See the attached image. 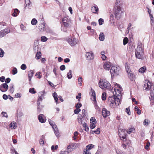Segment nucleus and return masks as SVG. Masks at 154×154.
I'll return each instance as SVG.
<instances>
[{
	"label": "nucleus",
	"instance_id": "1",
	"mask_svg": "<svg viewBox=\"0 0 154 154\" xmlns=\"http://www.w3.org/2000/svg\"><path fill=\"white\" fill-rule=\"evenodd\" d=\"M121 1V0H116L115 2L114 13L115 17L117 19H120L124 14L123 9L122 7V4Z\"/></svg>",
	"mask_w": 154,
	"mask_h": 154
},
{
	"label": "nucleus",
	"instance_id": "2",
	"mask_svg": "<svg viewBox=\"0 0 154 154\" xmlns=\"http://www.w3.org/2000/svg\"><path fill=\"white\" fill-rule=\"evenodd\" d=\"M114 85L115 88L114 89H112L110 91V92L113 94L115 97L119 98L122 95L121 91L122 90V88L120 85L116 83H115Z\"/></svg>",
	"mask_w": 154,
	"mask_h": 154
},
{
	"label": "nucleus",
	"instance_id": "3",
	"mask_svg": "<svg viewBox=\"0 0 154 154\" xmlns=\"http://www.w3.org/2000/svg\"><path fill=\"white\" fill-rule=\"evenodd\" d=\"M99 87L102 89L106 88L107 89H111V85L110 83L105 79H100L98 83Z\"/></svg>",
	"mask_w": 154,
	"mask_h": 154
},
{
	"label": "nucleus",
	"instance_id": "4",
	"mask_svg": "<svg viewBox=\"0 0 154 154\" xmlns=\"http://www.w3.org/2000/svg\"><path fill=\"white\" fill-rule=\"evenodd\" d=\"M108 101L110 105L113 108L118 106L120 103V100L119 98H115V97H109Z\"/></svg>",
	"mask_w": 154,
	"mask_h": 154
},
{
	"label": "nucleus",
	"instance_id": "5",
	"mask_svg": "<svg viewBox=\"0 0 154 154\" xmlns=\"http://www.w3.org/2000/svg\"><path fill=\"white\" fill-rule=\"evenodd\" d=\"M143 49L142 47V45H139L137 46L135 51V55L136 58L140 59H143Z\"/></svg>",
	"mask_w": 154,
	"mask_h": 154
},
{
	"label": "nucleus",
	"instance_id": "6",
	"mask_svg": "<svg viewBox=\"0 0 154 154\" xmlns=\"http://www.w3.org/2000/svg\"><path fill=\"white\" fill-rule=\"evenodd\" d=\"M66 40L69 44L72 47L75 46L78 42V40L72 36H70L67 37Z\"/></svg>",
	"mask_w": 154,
	"mask_h": 154
},
{
	"label": "nucleus",
	"instance_id": "7",
	"mask_svg": "<svg viewBox=\"0 0 154 154\" xmlns=\"http://www.w3.org/2000/svg\"><path fill=\"white\" fill-rule=\"evenodd\" d=\"M49 122L50 124L52 127L53 129L54 133L56 137H59V132L57 128V126L55 125L54 122L51 119L49 120Z\"/></svg>",
	"mask_w": 154,
	"mask_h": 154
},
{
	"label": "nucleus",
	"instance_id": "8",
	"mask_svg": "<svg viewBox=\"0 0 154 154\" xmlns=\"http://www.w3.org/2000/svg\"><path fill=\"white\" fill-rule=\"evenodd\" d=\"M79 146L80 144L78 143H72L67 146V149L69 151L71 152L79 148Z\"/></svg>",
	"mask_w": 154,
	"mask_h": 154
},
{
	"label": "nucleus",
	"instance_id": "9",
	"mask_svg": "<svg viewBox=\"0 0 154 154\" xmlns=\"http://www.w3.org/2000/svg\"><path fill=\"white\" fill-rule=\"evenodd\" d=\"M119 136L121 140H122L124 142L126 141V134L125 129L121 128L119 129Z\"/></svg>",
	"mask_w": 154,
	"mask_h": 154
},
{
	"label": "nucleus",
	"instance_id": "10",
	"mask_svg": "<svg viewBox=\"0 0 154 154\" xmlns=\"http://www.w3.org/2000/svg\"><path fill=\"white\" fill-rule=\"evenodd\" d=\"M119 69L116 66H112L110 69V73L112 76L117 75L119 74Z\"/></svg>",
	"mask_w": 154,
	"mask_h": 154
},
{
	"label": "nucleus",
	"instance_id": "11",
	"mask_svg": "<svg viewBox=\"0 0 154 154\" xmlns=\"http://www.w3.org/2000/svg\"><path fill=\"white\" fill-rule=\"evenodd\" d=\"M151 84L148 80H145L144 82V89L146 91H148L151 88Z\"/></svg>",
	"mask_w": 154,
	"mask_h": 154
},
{
	"label": "nucleus",
	"instance_id": "12",
	"mask_svg": "<svg viewBox=\"0 0 154 154\" xmlns=\"http://www.w3.org/2000/svg\"><path fill=\"white\" fill-rule=\"evenodd\" d=\"M63 24L65 25H69L70 26L71 20L68 16L64 17L62 19Z\"/></svg>",
	"mask_w": 154,
	"mask_h": 154
},
{
	"label": "nucleus",
	"instance_id": "13",
	"mask_svg": "<svg viewBox=\"0 0 154 154\" xmlns=\"http://www.w3.org/2000/svg\"><path fill=\"white\" fill-rule=\"evenodd\" d=\"M8 86L6 83H4L0 85V90L2 92H5L8 90Z\"/></svg>",
	"mask_w": 154,
	"mask_h": 154
},
{
	"label": "nucleus",
	"instance_id": "14",
	"mask_svg": "<svg viewBox=\"0 0 154 154\" xmlns=\"http://www.w3.org/2000/svg\"><path fill=\"white\" fill-rule=\"evenodd\" d=\"M85 56L87 60H91L94 58V54L91 51L85 53Z\"/></svg>",
	"mask_w": 154,
	"mask_h": 154
},
{
	"label": "nucleus",
	"instance_id": "15",
	"mask_svg": "<svg viewBox=\"0 0 154 154\" xmlns=\"http://www.w3.org/2000/svg\"><path fill=\"white\" fill-rule=\"evenodd\" d=\"M38 119L39 121L42 123L45 122L46 120L45 116L42 114H40L38 116Z\"/></svg>",
	"mask_w": 154,
	"mask_h": 154
},
{
	"label": "nucleus",
	"instance_id": "16",
	"mask_svg": "<svg viewBox=\"0 0 154 154\" xmlns=\"http://www.w3.org/2000/svg\"><path fill=\"white\" fill-rule=\"evenodd\" d=\"M102 115L104 118H106L110 115V112L104 108L102 109Z\"/></svg>",
	"mask_w": 154,
	"mask_h": 154
},
{
	"label": "nucleus",
	"instance_id": "17",
	"mask_svg": "<svg viewBox=\"0 0 154 154\" xmlns=\"http://www.w3.org/2000/svg\"><path fill=\"white\" fill-rule=\"evenodd\" d=\"M111 66V63L108 61L105 62L103 65L104 68L106 70H109Z\"/></svg>",
	"mask_w": 154,
	"mask_h": 154
},
{
	"label": "nucleus",
	"instance_id": "18",
	"mask_svg": "<svg viewBox=\"0 0 154 154\" xmlns=\"http://www.w3.org/2000/svg\"><path fill=\"white\" fill-rule=\"evenodd\" d=\"M9 32V31L8 30V28H5L0 31V37H3Z\"/></svg>",
	"mask_w": 154,
	"mask_h": 154
},
{
	"label": "nucleus",
	"instance_id": "19",
	"mask_svg": "<svg viewBox=\"0 0 154 154\" xmlns=\"http://www.w3.org/2000/svg\"><path fill=\"white\" fill-rule=\"evenodd\" d=\"M91 10L92 13L94 14H97L98 13L99 11V9L97 6V5H94L91 7Z\"/></svg>",
	"mask_w": 154,
	"mask_h": 154
},
{
	"label": "nucleus",
	"instance_id": "20",
	"mask_svg": "<svg viewBox=\"0 0 154 154\" xmlns=\"http://www.w3.org/2000/svg\"><path fill=\"white\" fill-rule=\"evenodd\" d=\"M70 26H66L62 24L61 27V30L63 32H67V31L69 29Z\"/></svg>",
	"mask_w": 154,
	"mask_h": 154
},
{
	"label": "nucleus",
	"instance_id": "21",
	"mask_svg": "<svg viewBox=\"0 0 154 154\" xmlns=\"http://www.w3.org/2000/svg\"><path fill=\"white\" fill-rule=\"evenodd\" d=\"M90 94H91V99L93 101H96V94L94 91L92 89Z\"/></svg>",
	"mask_w": 154,
	"mask_h": 154
},
{
	"label": "nucleus",
	"instance_id": "22",
	"mask_svg": "<svg viewBox=\"0 0 154 154\" xmlns=\"http://www.w3.org/2000/svg\"><path fill=\"white\" fill-rule=\"evenodd\" d=\"M9 127L11 129H15L17 127L16 123L14 121L12 122L9 125Z\"/></svg>",
	"mask_w": 154,
	"mask_h": 154
},
{
	"label": "nucleus",
	"instance_id": "23",
	"mask_svg": "<svg viewBox=\"0 0 154 154\" xmlns=\"http://www.w3.org/2000/svg\"><path fill=\"white\" fill-rule=\"evenodd\" d=\"M42 97L39 96L38 98V100L37 101V104L38 106L37 110V111H38L39 112L41 111V109L40 110H39V107L38 106H39V105H40V102L39 101H42Z\"/></svg>",
	"mask_w": 154,
	"mask_h": 154
},
{
	"label": "nucleus",
	"instance_id": "24",
	"mask_svg": "<svg viewBox=\"0 0 154 154\" xmlns=\"http://www.w3.org/2000/svg\"><path fill=\"white\" fill-rule=\"evenodd\" d=\"M148 12L149 14L150 19L152 22H151V25H152L153 23V17L152 15L151 14V10L149 8H147Z\"/></svg>",
	"mask_w": 154,
	"mask_h": 154
},
{
	"label": "nucleus",
	"instance_id": "25",
	"mask_svg": "<svg viewBox=\"0 0 154 154\" xmlns=\"http://www.w3.org/2000/svg\"><path fill=\"white\" fill-rule=\"evenodd\" d=\"M12 12H13L12 14V16L15 17L18 15L20 12V11L17 9H15L13 10Z\"/></svg>",
	"mask_w": 154,
	"mask_h": 154
},
{
	"label": "nucleus",
	"instance_id": "26",
	"mask_svg": "<svg viewBox=\"0 0 154 154\" xmlns=\"http://www.w3.org/2000/svg\"><path fill=\"white\" fill-rule=\"evenodd\" d=\"M34 74L33 71L32 70H31L28 72V75L29 79V81H31V78L33 76Z\"/></svg>",
	"mask_w": 154,
	"mask_h": 154
},
{
	"label": "nucleus",
	"instance_id": "27",
	"mask_svg": "<svg viewBox=\"0 0 154 154\" xmlns=\"http://www.w3.org/2000/svg\"><path fill=\"white\" fill-rule=\"evenodd\" d=\"M146 68L145 66H143L139 69V72L140 73H144L146 70Z\"/></svg>",
	"mask_w": 154,
	"mask_h": 154
},
{
	"label": "nucleus",
	"instance_id": "28",
	"mask_svg": "<svg viewBox=\"0 0 154 154\" xmlns=\"http://www.w3.org/2000/svg\"><path fill=\"white\" fill-rule=\"evenodd\" d=\"M82 124V126H83V128L84 129V130L86 131H88V130H89V128L88 127V126L87 125L86 123L85 122H84Z\"/></svg>",
	"mask_w": 154,
	"mask_h": 154
},
{
	"label": "nucleus",
	"instance_id": "29",
	"mask_svg": "<svg viewBox=\"0 0 154 154\" xmlns=\"http://www.w3.org/2000/svg\"><path fill=\"white\" fill-rule=\"evenodd\" d=\"M150 121L148 119H145L143 122V124L145 126H148L150 124Z\"/></svg>",
	"mask_w": 154,
	"mask_h": 154
},
{
	"label": "nucleus",
	"instance_id": "30",
	"mask_svg": "<svg viewBox=\"0 0 154 154\" xmlns=\"http://www.w3.org/2000/svg\"><path fill=\"white\" fill-rule=\"evenodd\" d=\"M105 36L103 33H101L99 35V39L100 41H103L104 40Z\"/></svg>",
	"mask_w": 154,
	"mask_h": 154
},
{
	"label": "nucleus",
	"instance_id": "31",
	"mask_svg": "<svg viewBox=\"0 0 154 154\" xmlns=\"http://www.w3.org/2000/svg\"><path fill=\"white\" fill-rule=\"evenodd\" d=\"M94 147V145L92 144H90L86 146V149H88L89 150L90 149H93Z\"/></svg>",
	"mask_w": 154,
	"mask_h": 154
},
{
	"label": "nucleus",
	"instance_id": "32",
	"mask_svg": "<svg viewBox=\"0 0 154 154\" xmlns=\"http://www.w3.org/2000/svg\"><path fill=\"white\" fill-rule=\"evenodd\" d=\"M53 96L54 98V99L55 100V101L57 103V101L58 100V98H57V95L56 93L54 92L53 94Z\"/></svg>",
	"mask_w": 154,
	"mask_h": 154
},
{
	"label": "nucleus",
	"instance_id": "33",
	"mask_svg": "<svg viewBox=\"0 0 154 154\" xmlns=\"http://www.w3.org/2000/svg\"><path fill=\"white\" fill-rule=\"evenodd\" d=\"M42 55L41 52L40 51L38 52L36 54V55L35 57V59L37 60L39 59Z\"/></svg>",
	"mask_w": 154,
	"mask_h": 154
},
{
	"label": "nucleus",
	"instance_id": "34",
	"mask_svg": "<svg viewBox=\"0 0 154 154\" xmlns=\"http://www.w3.org/2000/svg\"><path fill=\"white\" fill-rule=\"evenodd\" d=\"M134 130L135 129L134 127L129 128H128L127 132L129 134H130L131 133L134 132Z\"/></svg>",
	"mask_w": 154,
	"mask_h": 154
},
{
	"label": "nucleus",
	"instance_id": "35",
	"mask_svg": "<svg viewBox=\"0 0 154 154\" xmlns=\"http://www.w3.org/2000/svg\"><path fill=\"white\" fill-rule=\"evenodd\" d=\"M115 21V19L112 14L110 15V21L111 23H114Z\"/></svg>",
	"mask_w": 154,
	"mask_h": 154
},
{
	"label": "nucleus",
	"instance_id": "36",
	"mask_svg": "<svg viewBox=\"0 0 154 154\" xmlns=\"http://www.w3.org/2000/svg\"><path fill=\"white\" fill-rule=\"evenodd\" d=\"M134 109L136 111H137V113L138 115H140L141 114V110L138 108L137 106H135Z\"/></svg>",
	"mask_w": 154,
	"mask_h": 154
},
{
	"label": "nucleus",
	"instance_id": "37",
	"mask_svg": "<svg viewBox=\"0 0 154 154\" xmlns=\"http://www.w3.org/2000/svg\"><path fill=\"white\" fill-rule=\"evenodd\" d=\"M91 133L92 134L95 133L97 134H99L100 132V129L99 128H98L95 131H92Z\"/></svg>",
	"mask_w": 154,
	"mask_h": 154
},
{
	"label": "nucleus",
	"instance_id": "38",
	"mask_svg": "<svg viewBox=\"0 0 154 154\" xmlns=\"http://www.w3.org/2000/svg\"><path fill=\"white\" fill-rule=\"evenodd\" d=\"M37 23V21L35 18H33L31 21V24L33 25H35Z\"/></svg>",
	"mask_w": 154,
	"mask_h": 154
},
{
	"label": "nucleus",
	"instance_id": "39",
	"mask_svg": "<svg viewBox=\"0 0 154 154\" xmlns=\"http://www.w3.org/2000/svg\"><path fill=\"white\" fill-rule=\"evenodd\" d=\"M67 77L69 79H71L72 77V71L70 70H69V72H68L67 74Z\"/></svg>",
	"mask_w": 154,
	"mask_h": 154
},
{
	"label": "nucleus",
	"instance_id": "40",
	"mask_svg": "<svg viewBox=\"0 0 154 154\" xmlns=\"http://www.w3.org/2000/svg\"><path fill=\"white\" fill-rule=\"evenodd\" d=\"M82 77H80L78 78V82L79 85L80 86H82Z\"/></svg>",
	"mask_w": 154,
	"mask_h": 154
},
{
	"label": "nucleus",
	"instance_id": "41",
	"mask_svg": "<svg viewBox=\"0 0 154 154\" xmlns=\"http://www.w3.org/2000/svg\"><path fill=\"white\" fill-rule=\"evenodd\" d=\"M20 29L22 31H26V27L23 24L20 25Z\"/></svg>",
	"mask_w": 154,
	"mask_h": 154
},
{
	"label": "nucleus",
	"instance_id": "42",
	"mask_svg": "<svg viewBox=\"0 0 154 154\" xmlns=\"http://www.w3.org/2000/svg\"><path fill=\"white\" fill-rule=\"evenodd\" d=\"M106 93L104 92L102 93V99L103 100H106Z\"/></svg>",
	"mask_w": 154,
	"mask_h": 154
},
{
	"label": "nucleus",
	"instance_id": "43",
	"mask_svg": "<svg viewBox=\"0 0 154 154\" xmlns=\"http://www.w3.org/2000/svg\"><path fill=\"white\" fill-rule=\"evenodd\" d=\"M30 2L29 0H26L25 1L26 7H28L29 8V6L30 5Z\"/></svg>",
	"mask_w": 154,
	"mask_h": 154
},
{
	"label": "nucleus",
	"instance_id": "44",
	"mask_svg": "<svg viewBox=\"0 0 154 154\" xmlns=\"http://www.w3.org/2000/svg\"><path fill=\"white\" fill-rule=\"evenodd\" d=\"M23 116V114L21 112H19L17 113V118L21 119V117Z\"/></svg>",
	"mask_w": 154,
	"mask_h": 154
},
{
	"label": "nucleus",
	"instance_id": "45",
	"mask_svg": "<svg viewBox=\"0 0 154 154\" xmlns=\"http://www.w3.org/2000/svg\"><path fill=\"white\" fill-rule=\"evenodd\" d=\"M45 29V25L42 24V25L39 26L38 27V29L41 32H42L44 31Z\"/></svg>",
	"mask_w": 154,
	"mask_h": 154
},
{
	"label": "nucleus",
	"instance_id": "46",
	"mask_svg": "<svg viewBox=\"0 0 154 154\" xmlns=\"http://www.w3.org/2000/svg\"><path fill=\"white\" fill-rule=\"evenodd\" d=\"M34 90L35 89L34 88H30L29 89V91L30 93L32 94H35L36 93V92Z\"/></svg>",
	"mask_w": 154,
	"mask_h": 154
},
{
	"label": "nucleus",
	"instance_id": "47",
	"mask_svg": "<svg viewBox=\"0 0 154 154\" xmlns=\"http://www.w3.org/2000/svg\"><path fill=\"white\" fill-rule=\"evenodd\" d=\"M45 91H41L39 92V96L42 97H44L45 96Z\"/></svg>",
	"mask_w": 154,
	"mask_h": 154
},
{
	"label": "nucleus",
	"instance_id": "48",
	"mask_svg": "<svg viewBox=\"0 0 154 154\" xmlns=\"http://www.w3.org/2000/svg\"><path fill=\"white\" fill-rule=\"evenodd\" d=\"M128 39L127 37H125V38H124L123 40V45H125L126 44H127L128 43Z\"/></svg>",
	"mask_w": 154,
	"mask_h": 154
},
{
	"label": "nucleus",
	"instance_id": "49",
	"mask_svg": "<svg viewBox=\"0 0 154 154\" xmlns=\"http://www.w3.org/2000/svg\"><path fill=\"white\" fill-rule=\"evenodd\" d=\"M90 123H96V120L94 117H92L91 118L90 120Z\"/></svg>",
	"mask_w": 154,
	"mask_h": 154
},
{
	"label": "nucleus",
	"instance_id": "50",
	"mask_svg": "<svg viewBox=\"0 0 154 154\" xmlns=\"http://www.w3.org/2000/svg\"><path fill=\"white\" fill-rule=\"evenodd\" d=\"M17 69L15 68L14 67L13 69L12 70V74L13 75H14L17 74Z\"/></svg>",
	"mask_w": 154,
	"mask_h": 154
},
{
	"label": "nucleus",
	"instance_id": "51",
	"mask_svg": "<svg viewBox=\"0 0 154 154\" xmlns=\"http://www.w3.org/2000/svg\"><path fill=\"white\" fill-rule=\"evenodd\" d=\"M4 54V51L0 48V57H3Z\"/></svg>",
	"mask_w": 154,
	"mask_h": 154
},
{
	"label": "nucleus",
	"instance_id": "52",
	"mask_svg": "<svg viewBox=\"0 0 154 154\" xmlns=\"http://www.w3.org/2000/svg\"><path fill=\"white\" fill-rule=\"evenodd\" d=\"M48 40V38L45 36H42L41 37V40L42 42H45Z\"/></svg>",
	"mask_w": 154,
	"mask_h": 154
},
{
	"label": "nucleus",
	"instance_id": "53",
	"mask_svg": "<svg viewBox=\"0 0 154 154\" xmlns=\"http://www.w3.org/2000/svg\"><path fill=\"white\" fill-rule=\"evenodd\" d=\"M83 154H91V152L88 149H86V148L85 149H84V150L83 151Z\"/></svg>",
	"mask_w": 154,
	"mask_h": 154
},
{
	"label": "nucleus",
	"instance_id": "54",
	"mask_svg": "<svg viewBox=\"0 0 154 154\" xmlns=\"http://www.w3.org/2000/svg\"><path fill=\"white\" fill-rule=\"evenodd\" d=\"M81 111V109L79 108H76L74 110V112L75 114H78Z\"/></svg>",
	"mask_w": 154,
	"mask_h": 154
},
{
	"label": "nucleus",
	"instance_id": "55",
	"mask_svg": "<svg viewBox=\"0 0 154 154\" xmlns=\"http://www.w3.org/2000/svg\"><path fill=\"white\" fill-rule=\"evenodd\" d=\"M20 68L22 69L25 70L26 68V66L25 64H23L20 66Z\"/></svg>",
	"mask_w": 154,
	"mask_h": 154
},
{
	"label": "nucleus",
	"instance_id": "56",
	"mask_svg": "<svg viewBox=\"0 0 154 154\" xmlns=\"http://www.w3.org/2000/svg\"><path fill=\"white\" fill-rule=\"evenodd\" d=\"M99 24L100 25H101L103 24L104 21L103 20L102 18H100L98 20Z\"/></svg>",
	"mask_w": 154,
	"mask_h": 154
},
{
	"label": "nucleus",
	"instance_id": "57",
	"mask_svg": "<svg viewBox=\"0 0 154 154\" xmlns=\"http://www.w3.org/2000/svg\"><path fill=\"white\" fill-rule=\"evenodd\" d=\"M96 123H91L90 125V128L91 129H94L96 126L95 125Z\"/></svg>",
	"mask_w": 154,
	"mask_h": 154
},
{
	"label": "nucleus",
	"instance_id": "58",
	"mask_svg": "<svg viewBox=\"0 0 154 154\" xmlns=\"http://www.w3.org/2000/svg\"><path fill=\"white\" fill-rule=\"evenodd\" d=\"M57 68L56 66H54V67L53 71L54 73V74H55V75L56 76H57V73L56 72V71L57 70Z\"/></svg>",
	"mask_w": 154,
	"mask_h": 154
},
{
	"label": "nucleus",
	"instance_id": "59",
	"mask_svg": "<svg viewBox=\"0 0 154 154\" xmlns=\"http://www.w3.org/2000/svg\"><path fill=\"white\" fill-rule=\"evenodd\" d=\"M82 106V105L80 103H78L75 106L76 108H79L81 107Z\"/></svg>",
	"mask_w": 154,
	"mask_h": 154
},
{
	"label": "nucleus",
	"instance_id": "60",
	"mask_svg": "<svg viewBox=\"0 0 154 154\" xmlns=\"http://www.w3.org/2000/svg\"><path fill=\"white\" fill-rule=\"evenodd\" d=\"M10 92L13 93L14 91V86L13 85H12V86L10 87Z\"/></svg>",
	"mask_w": 154,
	"mask_h": 154
},
{
	"label": "nucleus",
	"instance_id": "61",
	"mask_svg": "<svg viewBox=\"0 0 154 154\" xmlns=\"http://www.w3.org/2000/svg\"><path fill=\"white\" fill-rule=\"evenodd\" d=\"M2 116L4 117L7 118L8 117V115L7 113L5 112H2Z\"/></svg>",
	"mask_w": 154,
	"mask_h": 154
},
{
	"label": "nucleus",
	"instance_id": "62",
	"mask_svg": "<svg viewBox=\"0 0 154 154\" xmlns=\"http://www.w3.org/2000/svg\"><path fill=\"white\" fill-rule=\"evenodd\" d=\"M81 94L80 93H79V94H78V96H76V99H78L79 98V99L78 100V101H80V99L81 98Z\"/></svg>",
	"mask_w": 154,
	"mask_h": 154
},
{
	"label": "nucleus",
	"instance_id": "63",
	"mask_svg": "<svg viewBox=\"0 0 154 154\" xmlns=\"http://www.w3.org/2000/svg\"><path fill=\"white\" fill-rule=\"evenodd\" d=\"M126 69L127 73H128L129 74H130V75H131V73H130L131 70L129 68V67L128 66L126 67Z\"/></svg>",
	"mask_w": 154,
	"mask_h": 154
},
{
	"label": "nucleus",
	"instance_id": "64",
	"mask_svg": "<svg viewBox=\"0 0 154 154\" xmlns=\"http://www.w3.org/2000/svg\"><path fill=\"white\" fill-rule=\"evenodd\" d=\"M41 72H38L36 73L35 76H37L39 79H40L41 78L42 76L40 75Z\"/></svg>",
	"mask_w": 154,
	"mask_h": 154
}]
</instances>
